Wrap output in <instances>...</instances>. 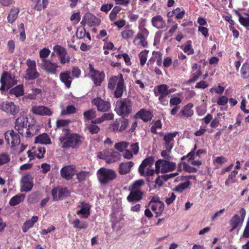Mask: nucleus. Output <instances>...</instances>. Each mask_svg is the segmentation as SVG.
<instances>
[{"label": "nucleus", "instance_id": "nucleus-1", "mask_svg": "<svg viewBox=\"0 0 249 249\" xmlns=\"http://www.w3.org/2000/svg\"><path fill=\"white\" fill-rule=\"evenodd\" d=\"M170 160H158L155 162V169L152 166L155 161L154 157L150 156L143 160L138 168L142 175H154L155 173L159 174L160 172L165 173L174 170L176 164Z\"/></svg>", "mask_w": 249, "mask_h": 249}, {"label": "nucleus", "instance_id": "nucleus-2", "mask_svg": "<svg viewBox=\"0 0 249 249\" xmlns=\"http://www.w3.org/2000/svg\"><path fill=\"white\" fill-rule=\"evenodd\" d=\"M62 132L58 138L61 148L76 149L82 143L84 138L78 134L71 133L69 128H64Z\"/></svg>", "mask_w": 249, "mask_h": 249}, {"label": "nucleus", "instance_id": "nucleus-3", "mask_svg": "<svg viewBox=\"0 0 249 249\" xmlns=\"http://www.w3.org/2000/svg\"><path fill=\"white\" fill-rule=\"evenodd\" d=\"M116 86L114 96L116 98H120L122 96L125 89L124 79L121 73H119L117 76H112L108 80V88L110 90H114Z\"/></svg>", "mask_w": 249, "mask_h": 249}, {"label": "nucleus", "instance_id": "nucleus-4", "mask_svg": "<svg viewBox=\"0 0 249 249\" xmlns=\"http://www.w3.org/2000/svg\"><path fill=\"white\" fill-rule=\"evenodd\" d=\"M133 102L128 98L121 99L116 103V113L123 118L127 117L132 111Z\"/></svg>", "mask_w": 249, "mask_h": 249}, {"label": "nucleus", "instance_id": "nucleus-5", "mask_svg": "<svg viewBox=\"0 0 249 249\" xmlns=\"http://www.w3.org/2000/svg\"><path fill=\"white\" fill-rule=\"evenodd\" d=\"M97 176L99 181L102 184H107L117 177V174L113 170L104 167L97 171Z\"/></svg>", "mask_w": 249, "mask_h": 249}, {"label": "nucleus", "instance_id": "nucleus-6", "mask_svg": "<svg viewBox=\"0 0 249 249\" xmlns=\"http://www.w3.org/2000/svg\"><path fill=\"white\" fill-rule=\"evenodd\" d=\"M157 91H154L156 96L158 97L160 103L163 106L168 104L169 95L174 91L173 89H168L166 84H161L157 86Z\"/></svg>", "mask_w": 249, "mask_h": 249}, {"label": "nucleus", "instance_id": "nucleus-7", "mask_svg": "<svg viewBox=\"0 0 249 249\" xmlns=\"http://www.w3.org/2000/svg\"><path fill=\"white\" fill-rule=\"evenodd\" d=\"M0 90L3 92L7 91L16 84L15 76L7 71H4L0 78Z\"/></svg>", "mask_w": 249, "mask_h": 249}, {"label": "nucleus", "instance_id": "nucleus-8", "mask_svg": "<svg viewBox=\"0 0 249 249\" xmlns=\"http://www.w3.org/2000/svg\"><path fill=\"white\" fill-rule=\"evenodd\" d=\"M147 207L155 214V217H158L161 215L164 210V204L160 200L159 197L154 196L148 204Z\"/></svg>", "mask_w": 249, "mask_h": 249}, {"label": "nucleus", "instance_id": "nucleus-9", "mask_svg": "<svg viewBox=\"0 0 249 249\" xmlns=\"http://www.w3.org/2000/svg\"><path fill=\"white\" fill-rule=\"evenodd\" d=\"M26 64L27 69L26 71L25 78L27 80H33L38 78L40 74L37 71L36 61L29 59L27 60Z\"/></svg>", "mask_w": 249, "mask_h": 249}, {"label": "nucleus", "instance_id": "nucleus-10", "mask_svg": "<svg viewBox=\"0 0 249 249\" xmlns=\"http://www.w3.org/2000/svg\"><path fill=\"white\" fill-rule=\"evenodd\" d=\"M39 66L48 74L55 75L57 72L59 66L57 63L53 62L50 59H42Z\"/></svg>", "mask_w": 249, "mask_h": 249}, {"label": "nucleus", "instance_id": "nucleus-11", "mask_svg": "<svg viewBox=\"0 0 249 249\" xmlns=\"http://www.w3.org/2000/svg\"><path fill=\"white\" fill-rule=\"evenodd\" d=\"M89 69L90 77L93 80L94 84L96 86H100L105 77L104 72L94 69L91 64H89Z\"/></svg>", "mask_w": 249, "mask_h": 249}, {"label": "nucleus", "instance_id": "nucleus-12", "mask_svg": "<svg viewBox=\"0 0 249 249\" xmlns=\"http://www.w3.org/2000/svg\"><path fill=\"white\" fill-rule=\"evenodd\" d=\"M91 104L96 107L99 112H105L108 111L110 107V103L103 100L100 97H96L91 101Z\"/></svg>", "mask_w": 249, "mask_h": 249}, {"label": "nucleus", "instance_id": "nucleus-13", "mask_svg": "<svg viewBox=\"0 0 249 249\" xmlns=\"http://www.w3.org/2000/svg\"><path fill=\"white\" fill-rule=\"evenodd\" d=\"M53 50L59 56V60L62 64L69 63L70 61V56L67 55V52L65 48L61 45H57L53 47Z\"/></svg>", "mask_w": 249, "mask_h": 249}, {"label": "nucleus", "instance_id": "nucleus-14", "mask_svg": "<svg viewBox=\"0 0 249 249\" xmlns=\"http://www.w3.org/2000/svg\"><path fill=\"white\" fill-rule=\"evenodd\" d=\"M22 186L20 188L21 192H28L33 187V177L30 174H27L23 176L21 180Z\"/></svg>", "mask_w": 249, "mask_h": 249}, {"label": "nucleus", "instance_id": "nucleus-15", "mask_svg": "<svg viewBox=\"0 0 249 249\" xmlns=\"http://www.w3.org/2000/svg\"><path fill=\"white\" fill-rule=\"evenodd\" d=\"M46 152L45 148L42 146L33 147L31 150L27 152L28 156L30 158V160H32L36 157L39 159H42L44 157Z\"/></svg>", "mask_w": 249, "mask_h": 249}, {"label": "nucleus", "instance_id": "nucleus-16", "mask_svg": "<svg viewBox=\"0 0 249 249\" xmlns=\"http://www.w3.org/2000/svg\"><path fill=\"white\" fill-rule=\"evenodd\" d=\"M128 124V121L127 119H123L118 121L116 119L111 124L110 128L112 131L116 132H122L127 127Z\"/></svg>", "mask_w": 249, "mask_h": 249}, {"label": "nucleus", "instance_id": "nucleus-17", "mask_svg": "<svg viewBox=\"0 0 249 249\" xmlns=\"http://www.w3.org/2000/svg\"><path fill=\"white\" fill-rule=\"evenodd\" d=\"M75 172L76 168L72 165L65 166L60 170L61 177L68 180L72 178Z\"/></svg>", "mask_w": 249, "mask_h": 249}, {"label": "nucleus", "instance_id": "nucleus-18", "mask_svg": "<svg viewBox=\"0 0 249 249\" xmlns=\"http://www.w3.org/2000/svg\"><path fill=\"white\" fill-rule=\"evenodd\" d=\"M148 30L143 28L141 29V32L137 33L136 36L134 39V42L137 40H140V45L143 47H145L147 45V41H146V38L149 35Z\"/></svg>", "mask_w": 249, "mask_h": 249}, {"label": "nucleus", "instance_id": "nucleus-19", "mask_svg": "<svg viewBox=\"0 0 249 249\" xmlns=\"http://www.w3.org/2000/svg\"><path fill=\"white\" fill-rule=\"evenodd\" d=\"M129 191L130 192L126 198L129 202H137L142 199L143 193L141 190H129Z\"/></svg>", "mask_w": 249, "mask_h": 249}, {"label": "nucleus", "instance_id": "nucleus-20", "mask_svg": "<svg viewBox=\"0 0 249 249\" xmlns=\"http://www.w3.org/2000/svg\"><path fill=\"white\" fill-rule=\"evenodd\" d=\"M153 117L152 113L144 108L140 109L134 116L135 119H140L144 122H148L151 121Z\"/></svg>", "mask_w": 249, "mask_h": 249}, {"label": "nucleus", "instance_id": "nucleus-21", "mask_svg": "<svg viewBox=\"0 0 249 249\" xmlns=\"http://www.w3.org/2000/svg\"><path fill=\"white\" fill-rule=\"evenodd\" d=\"M33 113L41 116H51L52 111L48 107L43 106H34L32 107Z\"/></svg>", "mask_w": 249, "mask_h": 249}, {"label": "nucleus", "instance_id": "nucleus-22", "mask_svg": "<svg viewBox=\"0 0 249 249\" xmlns=\"http://www.w3.org/2000/svg\"><path fill=\"white\" fill-rule=\"evenodd\" d=\"M80 205L79 207L81 208L79 210L76 212L77 215L82 214V217L84 218H87L90 215V210L91 206L89 203H86L85 201H83L79 202Z\"/></svg>", "mask_w": 249, "mask_h": 249}, {"label": "nucleus", "instance_id": "nucleus-23", "mask_svg": "<svg viewBox=\"0 0 249 249\" xmlns=\"http://www.w3.org/2000/svg\"><path fill=\"white\" fill-rule=\"evenodd\" d=\"M59 79L63 83L65 87L69 89L72 81V77L71 76V72L69 71H66L61 72L59 74Z\"/></svg>", "mask_w": 249, "mask_h": 249}, {"label": "nucleus", "instance_id": "nucleus-24", "mask_svg": "<svg viewBox=\"0 0 249 249\" xmlns=\"http://www.w3.org/2000/svg\"><path fill=\"white\" fill-rule=\"evenodd\" d=\"M153 26L158 29H163L165 27V22L163 18L160 15H156L153 17L151 19Z\"/></svg>", "mask_w": 249, "mask_h": 249}, {"label": "nucleus", "instance_id": "nucleus-25", "mask_svg": "<svg viewBox=\"0 0 249 249\" xmlns=\"http://www.w3.org/2000/svg\"><path fill=\"white\" fill-rule=\"evenodd\" d=\"M0 108L7 113L13 115L16 114V105L13 102L3 103Z\"/></svg>", "mask_w": 249, "mask_h": 249}, {"label": "nucleus", "instance_id": "nucleus-26", "mask_svg": "<svg viewBox=\"0 0 249 249\" xmlns=\"http://www.w3.org/2000/svg\"><path fill=\"white\" fill-rule=\"evenodd\" d=\"M134 164L133 161L121 163L119 167V174L120 175H125L129 173L131 171V168L133 166Z\"/></svg>", "mask_w": 249, "mask_h": 249}, {"label": "nucleus", "instance_id": "nucleus-27", "mask_svg": "<svg viewBox=\"0 0 249 249\" xmlns=\"http://www.w3.org/2000/svg\"><path fill=\"white\" fill-rule=\"evenodd\" d=\"M5 139L7 144L11 147H14L15 146V132L13 130L7 131L5 134Z\"/></svg>", "mask_w": 249, "mask_h": 249}, {"label": "nucleus", "instance_id": "nucleus-28", "mask_svg": "<svg viewBox=\"0 0 249 249\" xmlns=\"http://www.w3.org/2000/svg\"><path fill=\"white\" fill-rule=\"evenodd\" d=\"M85 16L88 21V25L89 27H92L100 24V20L93 14L87 13Z\"/></svg>", "mask_w": 249, "mask_h": 249}, {"label": "nucleus", "instance_id": "nucleus-29", "mask_svg": "<svg viewBox=\"0 0 249 249\" xmlns=\"http://www.w3.org/2000/svg\"><path fill=\"white\" fill-rule=\"evenodd\" d=\"M35 143L48 144L51 143V140L46 133H43L36 137Z\"/></svg>", "mask_w": 249, "mask_h": 249}, {"label": "nucleus", "instance_id": "nucleus-30", "mask_svg": "<svg viewBox=\"0 0 249 249\" xmlns=\"http://www.w3.org/2000/svg\"><path fill=\"white\" fill-rule=\"evenodd\" d=\"M178 133V132H174L173 133L166 134L164 136L163 140L165 141V147L172 146V148L173 147L174 143L171 142L174 141V138L176 137Z\"/></svg>", "mask_w": 249, "mask_h": 249}, {"label": "nucleus", "instance_id": "nucleus-31", "mask_svg": "<svg viewBox=\"0 0 249 249\" xmlns=\"http://www.w3.org/2000/svg\"><path fill=\"white\" fill-rule=\"evenodd\" d=\"M193 107V104L192 103L188 104L182 108L179 115L181 114V115L186 117H191L194 114V111L192 109Z\"/></svg>", "mask_w": 249, "mask_h": 249}, {"label": "nucleus", "instance_id": "nucleus-32", "mask_svg": "<svg viewBox=\"0 0 249 249\" xmlns=\"http://www.w3.org/2000/svg\"><path fill=\"white\" fill-rule=\"evenodd\" d=\"M38 220V217L37 216H33L31 219L26 221L22 227V231L23 232H26L28 230L34 226V224Z\"/></svg>", "mask_w": 249, "mask_h": 249}, {"label": "nucleus", "instance_id": "nucleus-33", "mask_svg": "<svg viewBox=\"0 0 249 249\" xmlns=\"http://www.w3.org/2000/svg\"><path fill=\"white\" fill-rule=\"evenodd\" d=\"M229 223L230 225L231 226L230 231H232L240 226V225H241L243 222L241 220L240 216L237 214H235L231 217Z\"/></svg>", "mask_w": 249, "mask_h": 249}, {"label": "nucleus", "instance_id": "nucleus-34", "mask_svg": "<svg viewBox=\"0 0 249 249\" xmlns=\"http://www.w3.org/2000/svg\"><path fill=\"white\" fill-rule=\"evenodd\" d=\"M28 128L25 127L26 134L27 137H32V136L36 135L37 132L39 131L38 126L35 125H28Z\"/></svg>", "mask_w": 249, "mask_h": 249}, {"label": "nucleus", "instance_id": "nucleus-35", "mask_svg": "<svg viewBox=\"0 0 249 249\" xmlns=\"http://www.w3.org/2000/svg\"><path fill=\"white\" fill-rule=\"evenodd\" d=\"M73 227L77 229H86L88 227V223L87 222L80 221L79 219H75L72 222Z\"/></svg>", "mask_w": 249, "mask_h": 249}, {"label": "nucleus", "instance_id": "nucleus-36", "mask_svg": "<svg viewBox=\"0 0 249 249\" xmlns=\"http://www.w3.org/2000/svg\"><path fill=\"white\" fill-rule=\"evenodd\" d=\"M181 165H182L183 169L185 172H188V173H196L197 171L196 168L190 166V165H189L185 162H181V163H179V164L178 165V171L181 170Z\"/></svg>", "mask_w": 249, "mask_h": 249}, {"label": "nucleus", "instance_id": "nucleus-37", "mask_svg": "<svg viewBox=\"0 0 249 249\" xmlns=\"http://www.w3.org/2000/svg\"><path fill=\"white\" fill-rule=\"evenodd\" d=\"M28 118L24 115L17 118V126L25 128L28 124Z\"/></svg>", "mask_w": 249, "mask_h": 249}, {"label": "nucleus", "instance_id": "nucleus-38", "mask_svg": "<svg viewBox=\"0 0 249 249\" xmlns=\"http://www.w3.org/2000/svg\"><path fill=\"white\" fill-rule=\"evenodd\" d=\"M144 184V181L142 179L134 181L128 188V190H141V188Z\"/></svg>", "mask_w": 249, "mask_h": 249}, {"label": "nucleus", "instance_id": "nucleus-39", "mask_svg": "<svg viewBox=\"0 0 249 249\" xmlns=\"http://www.w3.org/2000/svg\"><path fill=\"white\" fill-rule=\"evenodd\" d=\"M191 183V182L189 180L179 183L175 188L174 191L178 193H182L190 185Z\"/></svg>", "mask_w": 249, "mask_h": 249}, {"label": "nucleus", "instance_id": "nucleus-40", "mask_svg": "<svg viewBox=\"0 0 249 249\" xmlns=\"http://www.w3.org/2000/svg\"><path fill=\"white\" fill-rule=\"evenodd\" d=\"M83 116L85 120H91L96 117V111L92 109H89L84 112Z\"/></svg>", "mask_w": 249, "mask_h": 249}, {"label": "nucleus", "instance_id": "nucleus-41", "mask_svg": "<svg viewBox=\"0 0 249 249\" xmlns=\"http://www.w3.org/2000/svg\"><path fill=\"white\" fill-rule=\"evenodd\" d=\"M149 51L147 50H145L140 52L139 54V57L140 61V64L142 66L145 65L147 58V55Z\"/></svg>", "mask_w": 249, "mask_h": 249}, {"label": "nucleus", "instance_id": "nucleus-42", "mask_svg": "<svg viewBox=\"0 0 249 249\" xmlns=\"http://www.w3.org/2000/svg\"><path fill=\"white\" fill-rule=\"evenodd\" d=\"M129 142H121L116 143L114 145V148L121 152L124 151L125 149L128 147Z\"/></svg>", "mask_w": 249, "mask_h": 249}, {"label": "nucleus", "instance_id": "nucleus-43", "mask_svg": "<svg viewBox=\"0 0 249 249\" xmlns=\"http://www.w3.org/2000/svg\"><path fill=\"white\" fill-rule=\"evenodd\" d=\"M242 77L246 79L249 77V64L247 63H244L241 69Z\"/></svg>", "mask_w": 249, "mask_h": 249}, {"label": "nucleus", "instance_id": "nucleus-44", "mask_svg": "<svg viewBox=\"0 0 249 249\" xmlns=\"http://www.w3.org/2000/svg\"><path fill=\"white\" fill-rule=\"evenodd\" d=\"M121 154L116 151H112L111 152L110 156L107 159V162L111 163L115 162L120 160Z\"/></svg>", "mask_w": 249, "mask_h": 249}, {"label": "nucleus", "instance_id": "nucleus-45", "mask_svg": "<svg viewBox=\"0 0 249 249\" xmlns=\"http://www.w3.org/2000/svg\"><path fill=\"white\" fill-rule=\"evenodd\" d=\"M237 15L239 18V21L240 24L244 27H249V17H244L239 12L237 13Z\"/></svg>", "mask_w": 249, "mask_h": 249}, {"label": "nucleus", "instance_id": "nucleus-46", "mask_svg": "<svg viewBox=\"0 0 249 249\" xmlns=\"http://www.w3.org/2000/svg\"><path fill=\"white\" fill-rule=\"evenodd\" d=\"M238 174V171L236 170L232 171L231 174L229 175L228 178L225 181V185L229 186L230 183H234L235 180L234 179V178Z\"/></svg>", "mask_w": 249, "mask_h": 249}, {"label": "nucleus", "instance_id": "nucleus-47", "mask_svg": "<svg viewBox=\"0 0 249 249\" xmlns=\"http://www.w3.org/2000/svg\"><path fill=\"white\" fill-rule=\"evenodd\" d=\"M192 42L191 40H188L187 42V44L185 45L183 49V51L187 53L188 55L193 54L194 53V50L192 48Z\"/></svg>", "mask_w": 249, "mask_h": 249}, {"label": "nucleus", "instance_id": "nucleus-48", "mask_svg": "<svg viewBox=\"0 0 249 249\" xmlns=\"http://www.w3.org/2000/svg\"><path fill=\"white\" fill-rule=\"evenodd\" d=\"M18 30L20 32L19 34V40L23 42L26 39V34L24 29V25L23 23H21L18 26Z\"/></svg>", "mask_w": 249, "mask_h": 249}, {"label": "nucleus", "instance_id": "nucleus-49", "mask_svg": "<svg viewBox=\"0 0 249 249\" xmlns=\"http://www.w3.org/2000/svg\"><path fill=\"white\" fill-rule=\"evenodd\" d=\"M87 129L91 134H97L100 130L98 126L92 123L87 126Z\"/></svg>", "mask_w": 249, "mask_h": 249}, {"label": "nucleus", "instance_id": "nucleus-50", "mask_svg": "<svg viewBox=\"0 0 249 249\" xmlns=\"http://www.w3.org/2000/svg\"><path fill=\"white\" fill-rule=\"evenodd\" d=\"M201 74L202 72L201 70L200 69L198 70L196 72L192 74V77L188 80L187 83L188 84L194 83L198 79V78L201 75Z\"/></svg>", "mask_w": 249, "mask_h": 249}, {"label": "nucleus", "instance_id": "nucleus-51", "mask_svg": "<svg viewBox=\"0 0 249 249\" xmlns=\"http://www.w3.org/2000/svg\"><path fill=\"white\" fill-rule=\"evenodd\" d=\"M162 127V124L160 120H157L154 124L151 126L150 128V131L152 133L156 134H157V129L158 128H161Z\"/></svg>", "mask_w": 249, "mask_h": 249}, {"label": "nucleus", "instance_id": "nucleus-52", "mask_svg": "<svg viewBox=\"0 0 249 249\" xmlns=\"http://www.w3.org/2000/svg\"><path fill=\"white\" fill-rule=\"evenodd\" d=\"M58 198L61 199L63 197L68 196L70 193L66 188H58Z\"/></svg>", "mask_w": 249, "mask_h": 249}, {"label": "nucleus", "instance_id": "nucleus-53", "mask_svg": "<svg viewBox=\"0 0 249 249\" xmlns=\"http://www.w3.org/2000/svg\"><path fill=\"white\" fill-rule=\"evenodd\" d=\"M76 111V108L74 106L70 105L66 107V110H63L61 111V114L63 115H66L67 114H71L74 113Z\"/></svg>", "mask_w": 249, "mask_h": 249}, {"label": "nucleus", "instance_id": "nucleus-54", "mask_svg": "<svg viewBox=\"0 0 249 249\" xmlns=\"http://www.w3.org/2000/svg\"><path fill=\"white\" fill-rule=\"evenodd\" d=\"M86 34V31L84 27H79L77 29L76 36L79 39L83 38Z\"/></svg>", "mask_w": 249, "mask_h": 249}, {"label": "nucleus", "instance_id": "nucleus-55", "mask_svg": "<svg viewBox=\"0 0 249 249\" xmlns=\"http://www.w3.org/2000/svg\"><path fill=\"white\" fill-rule=\"evenodd\" d=\"M134 35V32L132 30H126L123 31L121 33L122 37L123 39L128 40L131 38Z\"/></svg>", "mask_w": 249, "mask_h": 249}, {"label": "nucleus", "instance_id": "nucleus-56", "mask_svg": "<svg viewBox=\"0 0 249 249\" xmlns=\"http://www.w3.org/2000/svg\"><path fill=\"white\" fill-rule=\"evenodd\" d=\"M174 16H175V18L177 19H182L185 15L184 10H181V8L179 7H178L174 9Z\"/></svg>", "mask_w": 249, "mask_h": 249}, {"label": "nucleus", "instance_id": "nucleus-57", "mask_svg": "<svg viewBox=\"0 0 249 249\" xmlns=\"http://www.w3.org/2000/svg\"><path fill=\"white\" fill-rule=\"evenodd\" d=\"M172 149V146L169 147H166V150H163L161 153V155L164 159V160H170L171 156L169 155V153Z\"/></svg>", "mask_w": 249, "mask_h": 249}, {"label": "nucleus", "instance_id": "nucleus-58", "mask_svg": "<svg viewBox=\"0 0 249 249\" xmlns=\"http://www.w3.org/2000/svg\"><path fill=\"white\" fill-rule=\"evenodd\" d=\"M165 181H166V180H165L164 175L158 176L155 179V185H154V187L156 188L157 185L159 187L161 186Z\"/></svg>", "mask_w": 249, "mask_h": 249}, {"label": "nucleus", "instance_id": "nucleus-59", "mask_svg": "<svg viewBox=\"0 0 249 249\" xmlns=\"http://www.w3.org/2000/svg\"><path fill=\"white\" fill-rule=\"evenodd\" d=\"M88 172L81 171L80 172L76 173V178L79 182H82L86 179V178L88 176Z\"/></svg>", "mask_w": 249, "mask_h": 249}, {"label": "nucleus", "instance_id": "nucleus-60", "mask_svg": "<svg viewBox=\"0 0 249 249\" xmlns=\"http://www.w3.org/2000/svg\"><path fill=\"white\" fill-rule=\"evenodd\" d=\"M71 123L69 120L60 119L56 121V125L57 128L68 126Z\"/></svg>", "mask_w": 249, "mask_h": 249}, {"label": "nucleus", "instance_id": "nucleus-61", "mask_svg": "<svg viewBox=\"0 0 249 249\" xmlns=\"http://www.w3.org/2000/svg\"><path fill=\"white\" fill-rule=\"evenodd\" d=\"M50 52L51 51L49 49L44 48L40 51L39 56L42 59H46L49 55Z\"/></svg>", "mask_w": 249, "mask_h": 249}, {"label": "nucleus", "instance_id": "nucleus-62", "mask_svg": "<svg viewBox=\"0 0 249 249\" xmlns=\"http://www.w3.org/2000/svg\"><path fill=\"white\" fill-rule=\"evenodd\" d=\"M224 88L221 86H215L211 88L210 90V92L213 93L215 92L218 94H222L224 91Z\"/></svg>", "mask_w": 249, "mask_h": 249}, {"label": "nucleus", "instance_id": "nucleus-63", "mask_svg": "<svg viewBox=\"0 0 249 249\" xmlns=\"http://www.w3.org/2000/svg\"><path fill=\"white\" fill-rule=\"evenodd\" d=\"M8 21L10 23H13L15 20H16V11L12 9L8 17H7Z\"/></svg>", "mask_w": 249, "mask_h": 249}, {"label": "nucleus", "instance_id": "nucleus-64", "mask_svg": "<svg viewBox=\"0 0 249 249\" xmlns=\"http://www.w3.org/2000/svg\"><path fill=\"white\" fill-rule=\"evenodd\" d=\"M71 74V77L78 78L81 74V70L77 67H73L72 68Z\"/></svg>", "mask_w": 249, "mask_h": 249}]
</instances>
